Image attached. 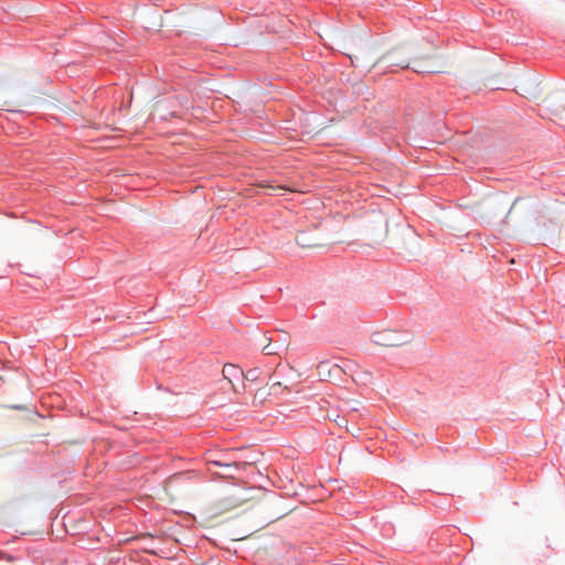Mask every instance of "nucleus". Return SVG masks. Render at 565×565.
I'll return each mask as SVG.
<instances>
[{
  "instance_id": "f257e3e1",
  "label": "nucleus",
  "mask_w": 565,
  "mask_h": 565,
  "mask_svg": "<svg viewBox=\"0 0 565 565\" xmlns=\"http://www.w3.org/2000/svg\"><path fill=\"white\" fill-rule=\"evenodd\" d=\"M375 46L369 43H365L362 47L358 49L354 54H348L351 58L352 63H355L356 66L362 67H373L377 65L380 62H386L388 67H401L407 68L409 66V62L407 58H396L394 56V52H388L382 56H375L374 54Z\"/></svg>"
},
{
  "instance_id": "f03ea898",
  "label": "nucleus",
  "mask_w": 565,
  "mask_h": 565,
  "mask_svg": "<svg viewBox=\"0 0 565 565\" xmlns=\"http://www.w3.org/2000/svg\"><path fill=\"white\" fill-rule=\"evenodd\" d=\"M371 341L382 348H397L408 344L412 338L407 333L385 329L373 332L371 334Z\"/></svg>"
},
{
  "instance_id": "7ed1b4c3",
  "label": "nucleus",
  "mask_w": 565,
  "mask_h": 565,
  "mask_svg": "<svg viewBox=\"0 0 565 565\" xmlns=\"http://www.w3.org/2000/svg\"><path fill=\"white\" fill-rule=\"evenodd\" d=\"M223 377L228 382L232 390L236 394H241L246 390V380L247 375L243 372L242 369L234 364H226L223 367Z\"/></svg>"
},
{
  "instance_id": "20e7f679",
  "label": "nucleus",
  "mask_w": 565,
  "mask_h": 565,
  "mask_svg": "<svg viewBox=\"0 0 565 565\" xmlns=\"http://www.w3.org/2000/svg\"><path fill=\"white\" fill-rule=\"evenodd\" d=\"M297 244L302 248H317L326 245V239L317 231H302L296 236Z\"/></svg>"
},
{
  "instance_id": "39448f33",
  "label": "nucleus",
  "mask_w": 565,
  "mask_h": 565,
  "mask_svg": "<svg viewBox=\"0 0 565 565\" xmlns=\"http://www.w3.org/2000/svg\"><path fill=\"white\" fill-rule=\"evenodd\" d=\"M207 465L210 468H211V466H216V467L223 468V471L217 473L221 478H233L234 470L244 469L247 466L246 462H236L235 461V462L224 463L218 460H210V461H207Z\"/></svg>"
},
{
  "instance_id": "423d86ee",
  "label": "nucleus",
  "mask_w": 565,
  "mask_h": 565,
  "mask_svg": "<svg viewBox=\"0 0 565 565\" xmlns=\"http://www.w3.org/2000/svg\"><path fill=\"white\" fill-rule=\"evenodd\" d=\"M318 375L321 380L331 379L334 374L340 372V367L335 364H331L328 361L320 362L317 366Z\"/></svg>"
},
{
  "instance_id": "0eeeda50",
  "label": "nucleus",
  "mask_w": 565,
  "mask_h": 565,
  "mask_svg": "<svg viewBox=\"0 0 565 565\" xmlns=\"http://www.w3.org/2000/svg\"><path fill=\"white\" fill-rule=\"evenodd\" d=\"M273 395L268 387H260L256 391L253 397V406L263 405L268 397Z\"/></svg>"
},
{
  "instance_id": "6e6552de",
  "label": "nucleus",
  "mask_w": 565,
  "mask_h": 565,
  "mask_svg": "<svg viewBox=\"0 0 565 565\" xmlns=\"http://www.w3.org/2000/svg\"><path fill=\"white\" fill-rule=\"evenodd\" d=\"M413 70L416 73H438V72H440L437 66L426 64L425 60H416L414 62Z\"/></svg>"
},
{
  "instance_id": "1a4fd4ad",
  "label": "nucleus",
  "mask_w": 565,
  "mask_h": 565,
  "mask_svg": "<svg viewBox=\"0 0 565 565\" xmlns=\"http://www.w3.org/2000/svg\"><path fill=\"white\" fill-rule=\"evenodd\" d=\"M260 188L265 189L268 194H274L278 192H292L291 188L285 185H273V184H259Z\"/></svg>"
},
{
  "instance_id": "9d476101",
  "label": "nucleus",
  "mask_w": 565,
  "mask_h": 565,
  "mask_svg": "<svg viewBox=\"0 0 565 565\" xmlns=\"http://www.w3.org/2000/svg\"><path fill=\"white\" fill-rule=\"evenodd\" d=\"M264 339L267 341V344L263 347L262 351L267 355L276 354L277 352L270 345L271 339L267 337H264Z\"/></svg>"
},
{
  "instance_id": "9b49d317",
  "label": "nucleus",
  "mask_w": 565,
  "mask_h": 565,
  "mask_svg": "<svg viewBox=\"0 0 565 565\" xmlns=\"http://www.w3.org/2000/svg\"><path fill=\"white\" fill-rule=\"evenodd\" d=\"M268 388H269V391L271 392L273 395H277V394H279L282 391L280 382L273 383Z\"/></svg>"
},
{
  "instance_id": "f8f14e48",
  "label": "nucleus",
  "mask_w": 565,
  "mask_h": 565,
  "mask_svg": "<svg viewBox=\"0 0 565 565\" xmlns=\"http://www.w3.org/2000/svg\"><path fill=\"white\" fill-rule=\"evenodd\" d=\"M522 201H523V199H521V198L515 199V200H514V202H513V204H512V206H511V209H510V211H509V213H511V212L515 209V206H516L519 203H521Z\"/></svg>"
},
{
  "instance_id": "ddd939ff",
  "label": "nucleus",
  "mask_w": 565,
  "mask_h": 565,
  "mask_svg": "<svg viewBox=\"0 0 565 565\" xmlns=\"http://www.w3.org/2000/svg\"><path fill=\"white\" fill-rule=\"evenodd\" d=\"M381 222L384 225L385 233L387 232V218L385 216H381Z\"/></svg>"
}]
</instances>
